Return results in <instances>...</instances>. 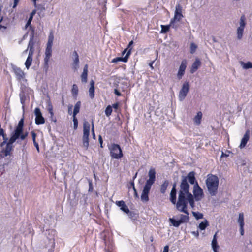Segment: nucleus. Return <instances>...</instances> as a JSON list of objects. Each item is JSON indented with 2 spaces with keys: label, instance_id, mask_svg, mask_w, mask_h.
Here are the masks:
<instances>
[{
  "label": "nucleus",
  "instance_id": "1",
  "mask_svg": "<svg viewBox=\"0 0 252 252\" xmlns=\"http://www.w3.org/2000/svg\"><path fill=\"white\" fill-rule=\"evenodd\" d=\"M177 190H176V184L174 183L173 185L172 189L170 193V201L171 202L176 205L177 210L185 214V215L180 214V219L179 220H176L173 218H170L169 221L172 224L176 227H179L181 224L186 223L189 220V213L188 211V204H189L191 208H193L195 206V202L191 193H185L184 196V198L183 201H181L180 199V190L178 193V198L177 200L176 197Z\"/></svg>",
  "mask_w": 252,
  "mask_h": 252
},
{
  "label": "nucleus",
  "instance_id": "2",
  "mask_svg": "<svg viewBox=\"0 0 252 252\" xmlns=\"http://www.w3.org/2000/svg\"><path fill=\"white\" fill-rule=\"evenodd\" d=\"M24 119L22 118L15 126L14 130L11 133L10 137L7 143L5 149L1 150V153L5 157L10 156L13 149V144L16 141L18 143L19 141L24 140L28 136V132L24 131Z\"/></svg>",
  "mask_w": 252,
  "mask_h": 252
},
{
  "label": "nucleus",
  "instance_id": "3",
  "mask_svg": "<svg viewBox=\"0 0 252 252\" xmlns=\"http://www.w3.org/2000/svg\"><path fill=\"white\" fill-rule=\"evenodd\" d=\"M188 180L191 185L196 184V179L195 177V172L191 171L189 173L187 176H183L181 183L180 185V199L183 201L185 193H191L189 192V185L188 183Z\"/></svg>",
  "mask_w": 252,
  "mask_h": 252
},
{
  "label": "nucleus",
  "instance_id": "4",
  "mask_svg": "<svg viewBox=\"0 0 252 252\" xmlns=\"http://www.w3.org/2000/svg\"><path fill=\"white\" fill-rule=\"evenodd\" d=\"M148 177L149 179L146 182L141 195V200L143 202H147L149 200V194L152 186L156 181V171L154 168H152L149 170Z\"/></svg>",
  "mask_w": 252,
  "mask_h": 252
},
{
  "label": "nucleus",
  "instance_id": "5",
  "mask_svg": "<svg viewBox=\"0 0 252 252\" xmlns=\"http://www.w3.org/2000/svg\"><path fill=\"white\" fill-rule=\"evenodd\" d=\"M205 182L209 194L211 196L216 195L219 184L218 177L216 175L209 174Z\"/></svg>",
  "mask_w": 252,
  "mask_h": 252
},
{
  "label": "nucleus",
  "instance_id": "6",
  "mask_svg": "<svg viewBox=\"0 0 252 252\" xmlns=\"http://www.w3.org/2000/svg\"><path fill=\"white\" fill-rule=\"evenodd\" d=\"M54 38L53 32L51 31L48 36V42L45 49V57L44 59L43 67L45 69L46 71L48 69L49 62L52 56V47L53 45Z\"/></svg>",
  "mask_w": 252,
  "mask_h": 252
},
{
  "label": "nucleus",
  "instance_id": "7",
  "mask_svg": "<svg viewBox=\"0 0 252 252\" xmlns=\"http://www.w3.org/2000/svg\"><path fill=\"white\" fill-rule=\"evenodd\" d=\"M83 134L82 136V142L83 146L87 149L88 148L89 145V137L90 135V123L87 121H85L83 122Z\"/></svg>",
  "mask_w": 252,
  "mask_h": 252
},
{
  "label": "nucleus",
  "instance_id": "8",
  "mask_svg": "<svg viewBox=\"0 0 252 252\" xmlns=\"http://www.w3.org/2000/svg\"><path fill=\"white\" fill-rule=\"evenodd\" d=\"M110 151V156L113 158L120 159L123 157L122 150L119 145L112 144L109 148Z\"/></svg>",
  "mask_w": 252,
  "mask_h": 252
},
{
  "label": "nucleus",
  "instance_id": "9",
  "mask_svg": "<svg viewBox=\"0 0 252 252\" xmlns=\"http://www.w3.org/2000/svg\"><path fill=\"white\" fill-rule=\"evenodd\" d=\"M182 7L180 4L176 5V9L174 13V17L170 20V25H174L176 22L180 21L183 17L182 14Z\"/></svg>",
  "mask_w": 252,
  "mask_h": 252
},
{
  "label": "nucleus",
  "instance_id": "10",
  "mask_svg": "<svg viewBox=\"0 0 252 252\" xmlns=\"http://www.w3.org/2000/svg\"><path fill=\"white\" fill-rule=\"evenodd\" d=\"M193 195H192V196L193 199H195L196 201H199L203 197L204 194L203 189L198 185L197 182H196V184L193 187Z\"/></svg>",
  "mask_w": 252,
  "mask_h": 252
},
{
  "label": "nucleus",
  "instance_id": "11",
  "mask_svg": "<svg viewBox=\"0 0 252 252\" xmlns=\"http://www.w3.org/2000/svg\"><path fill=\"white\" fill-rule=\"evenodd\" d=\"M189 82H185L184 83L182 89L180 90L179 94V98L180 100L184 99L189 91Z\"/></svg>",
  "mask_w": 252,
  "mask_h": 252
},
{
  "label": "nucleus",
  "instance_id": "12",
  "mask_svg": "<svg viewBox=\"0 0 252 252\" xmlns=\"http://www.w3.org/2000/svg\"><path fill=\"white\" fill-rule=\"evenodd\" d=\"M34 114L35 115V121L37 125L43 124L45 123V119L42 115L40 109L36 107L34 109Z\"/></svg>",
  "mask_w": 252,
  "mask_h": 252
},
{
  "label": "nucleus",
  "instance_id": "13",
  "mask_svg": "<svg viewBox=\"0 0 252 252\" xmlns=\"http://www.w3.org/2000/svg\"><path fill=\"white\" fill-rule=\"evenodd\" d=\"M187 65V61L186 60H183L179 66V68L177 73V77L179 79H181L184 75Z\"/></svg>",
  "mask_w": 252,
  "mask_h": 252
},
{
  "label": "nucleus",
  "instance_id": "14",
  "mask_svg": "<svg viewBox=\"0 0 252 252\" xmlns=\"http://www.w3.org/2000/svg\"><path fill=\"white\" fill-rule=\"evenodd\" d=\"M14 72L16 75L17 80L21 82L22 81L27 82V80L25 79V73L20 68L15 67L14 68Z\"/></svg>",
  "mask_w": 252,
  "mask_h": 252
},
{
  "label": "nucleus",
  "instance_id": "15",
  "mask_svg": "<svg viewBox=\"0 0 252 252\" xmlns=\"http://www.w3.org/2000/svg\"><path fill=\"white\" fill-rule=\"evenodd\" d=\"M131 51V48L128 50V52H127L126 54L124 57H116L115 58H114L111 61V63H116L118 62H123L124 63H126L128 61V59L130 55Z\"/></svg>",
  "mask_w": 252,
  "mask_h": 252
},
{
  "label": "nucleus",
  "instance_id": "16",
  "mask_svg": "<svg viewBox=\"0 0 252 252\" xmlns=\"http://www.w3.org/2000/svg\"><path fill=\"white\" fill-rule=\"evenodd\" d=\"M249 138H250V131H249V130H247L246 131L243 137L241 139V143H240V145H239V148L240 149H242L246 146L248 141L249 140Z\"/></svg>",
  "mask_w": 252,
  "mask_h": 252
},
{
  "label": "nucleus",
  "instance_id": "17",
  "mask_svg": "<svg viewBox=\"0 0 252 252\" xmlns=\"http://www.w3.org/2000/svg\"><path fill=\"white\" fill-rule=\"evenodd\" d=\"M115 203L118 206L120 207V209L125 213L128 214L129 212V210L127 206L123 200L117 201Z\"/></svg>",
  "mask_w": 252,
  "mask_h": 252
},
{
  "label": "nucleus",
  "instance_id": "18",
  "mask_svg": "<svg viewBox=\"0 0 252 252\" xmlns=\"http://www.w3.org/2000/svg\"><path fill=\"white\" fill-rule=\"evenodd\" d=\"M0 136L2 137L3 141L0 144V146L2 147L5 145H6V146L8 141V138L7 137L6 134L5 133L4 130L1 128V124H0Z\"/></svg>",
  "mask_w": 252,
  "mask_h": 252
},
{
  "label": "nucleus",
  "instance_id": "19",
  "mask_svg": "<svg viewBox=\"0 0 252 252\" xmlns=\"http://www.w3.org/2000/svg\"><path fill=\"white\" fill-rule=\"evenodd\" d=\"M201 63L198 58H196L195 61L192 64L190 72L191 73H194L198 68L201 66Z\"/></svg>",
  "mask_w": 252,
  "mask_h": 252
},
{
  "label": "nucleus",
  "instance_id": "20",
  "mask_svg": "<svg viewBox=\"0 0 252 252\" xmlns=\"http://www.w3.org/2000/svg\"><path fill=\"white\" fill-rule=\"evenodd\" d=\"M212 247L214 252H219L218 249L219 246L218 245L217 238V233L213 236V240L212 241Z\"/></svg>",
  "mask_w": 252,
  "mask_h": 252
},
{
  "label": "nucleus",
  "instance_id": "21",
  "mask_svg": "<svg viewBox=\"0 0 252 252\" xmlns=\"http://www.w3.org/2000/svg\"><path fill=\"white\" fill-rule=\"evenodd\" d=\"M87 76H88V65L86 64L84 67L83 71L81 76V81L82 82H83V83L87 82Z\"/></svg>",
  "mask_w": 252,
  "mask_h": 252
},
{
  "label": "nucleus",
  "instance_id": "22",
  "mask_svg": "<svg viewBox=\"0 0 252 252\" xmlns=\"http://www.w3.org/2000/svg\"><path fill=\"white\" fill-rule=\"evenodd\" d=\"M89 96L91 99L94 97V82L91 80L90 82V87L89 90Z\"/></svg>",
  "mask_w": 252,
  "mask_h": 252
},
{
  "label": "nucleus",
  "instance_id": "23",
  "mask_svg": "<svg viewBox=\"0 0 252 252\" xmlns=\"http://www.w3.org/2000/svg\"><path fill=\"white\" fill-rule=\"evenodd\" d=\"M33 55V53H29L28 57L27 58V60L25 62V64L26 66V67L28 69L30 66L32 64V57Z\"/></svg>",
  "mask_w": 252,
  "mask_h": 252
},
{
  "label": "nucleus",
  "instance_id": "24",
  "mask_svg": "<svg viewBox=\"0 0 252 252\" xmlns=\"http://www.w3.org/2000/svg\"><path fill=\"white\" fill-rule=\"evenodd\" d=\"M169 182L168 180H165L163 183L161 184L160 188V192L164 194L165 193L168 186H169Z\"/></svg>",
  "mask_w": 252,
  "mask_h": 252
},
{
  "label": "nucleus",
  "instance_id": "25",
  "mask_svg": "<svg viewBox=\"0 0 252 252\" xmlns=\"http://www.w3.org/2000/svg\"><path fill=\"white\" fill-rule=\"evenodd\" d=\"M35 42L34 41V37L33 35L32 36L30 39L29 44H28V48H29V52L31 53H33L34 54V45Z\"/></svg>",
  "mask_w": 252,
  "mask_h": 252
},
{
  "label": "nucleus",
  "instance_id": "26",
  "mask_svg": "<svg viewBox=\"0 0 252 252\" xmlns=\"http://www.w3.org/2000/svg\"><path fill=\"white\" fill-rule=\"evenodd\" d=\"M202 117V113L201 111H199L197 113L196 115L194 117L193 121L194 122L197 124L199 125L201 123V119Z\"/></svg>",
  "mask_w": 252,
  "mask_h": 252
},
{
  "label": "nucleus",
  "instance_id": "27",
  "mask_svg": "<svg viewBox=\"0 0 252 252\" xmlns=\"http://www.w3.org/2000/svg\"><path fill=\"white\" fill-rule=\"evenodd\" d=\"M73 54H74V56H75V58L74 60L73 65V68H74V69L76 70L78 67L79 59V57H78V54L76 51H75L74 52Z\"/></svg>",
  "mask_w": 252,
  "mask_h": 252
},
{
  "label": "nucleus",
  "instance_id": "28",
  "mask_svg": "<svg viewBox=\"0 0 252 252\" xmlns=\"http://www.w3.org/2000/svg\"><path fill=\"white\" fill-rule=\"evenodd\" d=\"M81 105V101H78L76 102V103L75 104V106H74L73 112V116H76V115L79 112Z\"/></svg>",
  "mask_w": 252,
  "mask_h": 252
},
{
  "label": "nucleus",
  "instance_id": "29",
  "mask_svg": "<svg viewBox=\"0 0 252 252\" xmlns=\"http://www.w3.org/2000/svg\"><path fill=\"white\" fill-rule=\"evenodd\" d=\"M170 26H172L173 28L174 27V25H170V24L169 25H161V30L160 31V33H167L169 31Z\"/></svg>",
  "mask_w": 252,
  "mask_h": 252
},
{
  "label": "nucleus",
  "instance_id": "30",
  "mask_svg": "<svg viewBox=\"0 0 252 252\" xmlns=\"http://www.w3.org/2000/svg\"><path fill=\"white\" fill-rule=\"evenodd\" d=\"M47 110L50 114V117L52 118L54 116L53 107L51 102H48L47 104Z\"/></svg>",
  "mask_w": 252,
  "mask_h": 252
},
{
  "label": "nucleus",
  "instance_id": "31",
  "mask_svg": "<svg viewBox=\"0 0 252 252\" xmlns=\"http://www.w3.org/2000/svg\"><path fill=\"white\" fill-rule=\"evenodd\" d=\"M209 225L208 222L206 220L204 221L201 222L199 225V228L200 230H203Z\"/></svg>",
  "mask_w": 252,
  "mask_h": 252
},
{
  "label": "nucleus",
  "instance_id": "32",
  "mask_svg": "<svg viewBox=\"0 0 252 252\" xmlns=\"http://www.w3.org/2000/svg\"><path fill=\"white\" fill-rule=\"evenodd\" d=\"M244 28L241 27H238L237 29V38L239 39H241L243 36V33Z\"/></svg>",
  "mask_w": 252,
  "mask_h": 252
},
{
  "label": "nucleus",
  "instance_id": "33",
  "mask_svg": "<svg viewBox=\"0 0 252 252\" xmlns=\"http://www.w3.org/2000/svg\"><path fill=\"white\" fill-rule=\"evenodd\" d=\"M238 221L240 225H244V214L243 213H240L239 214V218Z\"/></svg>",
  "mask_w": 252,
  "mask_h": 252
},
{
  "label": "nucleus",
  "instance_id": "34",
  "mask_svg": "<svg viewBox=\"0 0 252 252\" xmlns=\"http://www.w3.org/2000/svg\"><path fill=\"white\" fill-rule=\"evenodd\" d=\"M71 93L73 96H76L78 93V88L76 84H74L72 86L71 89Z\"/></svg>",
  "mask_w": 252,
  "mask_h": 252
},
{
  "label": "nucleus",
  "instance_id": "35",
  "mask_svg": "<svg viewBox=\"0 0 252 252\" xmlns=\"http://www.w3.org/2000/svg\"><path fill=\"white\" fill-rule=\"evenodd\" d=\"M246 18L244 15H242L240 18V26L239 27H241L244 28L246 25L245 22Z\"/></svg>",
  "mask_w": 252,
  "mask_h": 252
},
{
  "label": "nucleus",
  "instance_id": "36",
  "mask_svg": "<svg viewBox=\"0 0 252 252\" xmlns=\"http://www.w3.org/2000/svg\"><path fill=\"white\" fill-rule=\"evenodd\" d=\"M112 112V107L110 105H108L106 107V108L105 110V114L107 116L109 117V116H110L111 115Z\"/></svg>",
  "mask_w": 252,
  "mask_h": 252
},
{
  "label": "nucleus",
  "instance_id": "37",
  "mask_svg": "<svg viewBox=\"0 0 252 252\" xmlns=\"http://www.w3.org/2000/svg\"><path fill=\"white\" fill-rule=\"evenodd\" d=\"M192 214H193V216L195 217V218L197 220L202 219L203 217V214L198 212H193Z\"/></svg>",
  "mask_w": 252,
  "mask_h": 252
},
{
  "label": "nucleus",
  "instance_id": "38",
  "mask_svg": "<svg viewBox=\"0 0 252 252\" xmlns=\"http://www.w3.org/2000/svg\"><path fill=\"white\" fill-rule=\"evenodd\" d=\"M20 89L23 93L28 92L29 88L24 84L21 85Z\"/></svg>",
  "mask_w": 252,
  "mask_h": 252
},
{
  "label": "nucleus",
  "instance_id": "39",
  "mask_svg": "<svg viewBox=\"0 0 252 252\" xmlns=\"http://www.w3.org/2000/svg\"><path fill=\"white\" fill-rule=\"evenodd\" d=\"M197 48V45L194 43H191L190 44V53L191 54L194 53Z\"/></svg>",
  "mask_w": 252,
  "mask_h": 252
},
{
  "label": "nucleus",
  "instance_id": "40",
  "mask_svg": "<svg viewBox=\"0 0 252 252\" xmlns=\"http://www.w3.org/2000/svg\"><path fill=\"white\" fill-rule=\"evenodd\" d=\"M243 67L245 69H249L252 68V63L250 62H248L246 63H244Z\"/></svg>",
  "mask_w": 252,
  "mask_h": 252
},
{
  "label": "nucleus",
  "instance_id": "41",
  "mask_svg": "<svg viewBox=\"0 0 252 252\" xmlns=\"http://www.w3.org/2000/svg\"><path fill=\"white\" fill-rule=\"evenodd\" d=\"M73 122L74 124V128L76 129L78 127V120L76 117V116H73Z\"/></svg>",
  "mask_w": 252,
  "mask_h": 252
},
{
  "label": "nucleus",
  "instance_id": "42",
  "mask_svg": "<svg viewBox=\"0 0 252 252\" xmlns=\"http://www.w3.org/2000/svg\"><path fill=\"white\" fill-rule=\"evenodd\" d=\"M91 132L92 134L93 139H95L96 136H95V134L94 126V124L93 122H92V124Z\"/></svg>",
  "mask_w": 252,
  "mask_h": 252
},
{
  "label": "nucleus",
  "instance_id": "43",
  "mask_svg": "<svg viewBox=\"0 0 252 252\" xmlns=\"http://www.w3.org/2000/svg\"><path fill=\"white\" fill-rule=\"evenodd\" d=\"M133 189L134 191V196L135 198L138 199L139 195H138V192L137 191V190H136V188H135L134 183H133Z\"/></svg>",
  "mask_w": 252,
  "mask_h": 252
},
{
  "label": "nucleus",
  "instance_id": "44",
  "mask_svg": "<svg viewBox=\"0 0 252 252\" xmlns=\"http://www.w3.org/2000/svg\"><path fill=\"white\" fill-rule=\"evenodd\" d=\"M31 133L32 136L33 142H36V137L37 136L36 133L34 131H32Z\"/></svg>",
  "mask_w": 252,
  "mask_h": 252
},
{
  "label": "nucleus",
  "instance_id": "45",
  "mask_svg": "<svg viewBox=\"0 0 252 252\" xmlns=\"http://www.w3.org/2000/svg\"><path fill=\"white\" fill-rule=\"evenodd\" d=\"M244 225H240V231L241 235H243L244 234Z\"/></svg>",
  "mask_w": 252,
  "mask_h": 252
},
{
  "label": "nucleus",
  "instance_id": "46",
  "mask_svg": "<svg viewBox=\"0 0 252 252\" xmlns=\"http://www.w3.org/2000/svg\"><path fill=\"white\" fill-rule=\"evenodd\" d=\"M33 144H34V146L36 147V149L37 152H39L40 150H39V147L38 143L37 142H33Z\"/></svg>",
  "mask_w": 252,
  "mask_h": 252
},
{
  "label": "nucleus",
  "instance_id": "47",
  "mask_svg": "<svg viewBox=\"0 0 252 252\" xmlns=\"http://www.w3.org/2000/svg\"><path fill=\"white\" fill-rule=\"evenodd\" d=\"M20 100L22 104H24L25 103V96L24 95H21L20 94Z\"/></svg>",
  "mask_w": 252,
  "mask_h": 252
},
{
  "label": "nucleus",
  "instance_id": "48",
  "mask_svg": "<svg viewBox=\"0 0 252 252\" xmlns=\"http://www.w3.org/2000/svg\"><path fill=\"white\" fill-rule=\"evenodd\" d=\"M98 140H99V142L100 144V147L102 148L103 147V146H102L103 140H102V138L101 135L99 136Z\"/></svg>",
  "mask_w": 252,
  "mask_h": 252
},
{
  "label": "nucleus",
  "instance_id": "49",
  "mask_svg": "<svg viewBox=\"0 0 252 252\" xmlns=\"http://www.w3.org/2000/svg\"><path fill=\"white\" fill-rule=\"evenodd\" d=\"M114 93L118 96H121V93L116 89L114 90Z\"/></svg>",
  "mask_w": 252,
  "mask_h": 252
},
{
  "label": "nucleus",
  "instance_id": "50",
  "mask_svg": "<svg viewBox=\"0 0 252 252\" xmlns=\"http://www.w3.org/2000/svg\"><path fill=\"white\" fill-rule=\"evenodd\" d=\"M72 105H69L68 107V114L71 115L72 114Z\"/></svg>",
  "mask_w": 252,
  "mask_h": 252
},
{
  "label": "nucleus",
  "instance_id": "51",
  "mask_svg": "<svg viewBox=\"0 0 252 252\" xmlns=\"http://www.w3.org/2000/svg\"><path fill=\"white\" fill-rule=\"evenodd\" d=\"M133 44V41L132 40H131V41H130V42H129V44H128V47H127V49H128L129 50L130 48H131V49H132V46Z\"/></svg>",
  "mask_w": 252,
  "mask_h": 252
},
{
  "label": "nucleus",
  "instance_id": "52",
  "mask_svg": "<svg viewBox=\"0 0 252 252\" xmlns=\"http://www.w3.org/2000/svg\"><path fill=\"white\" fill-rule=\"evenodd\" d=\"M19 1V0H14V4L13 5V8H15L17 6Z\"/></svg>",
  "mask_w": 252,
  "mask_h": 252
},
{
  "label": "nucleus",
  "instance_id": "53",
  "mask_svg": "<svg viewBox=\"0 0 252 252\" xmlns=\"http://www.w3.org/2000/svg\"><path fill=\"white\" fill-rule=\"evenodd\" d=\"M168 251H169V246L168 245H166L164 247L163 252H168Z\"/></svg>",
  "mask_w": 252,
  "mask_h": 252
},
{
  "label": "nucleus",
  "instance_id": "54",
  "mask_svg": "<svg viewBox=\"0 0 252 252\" xmlns=\"http://www.w3.org/2000/svg\"><path fill=\"white\" fill-rule=\"evenodd\" d=\"M112 107L115 109H117L118 108V107H119V103H115L114 104H113L112 105Z\"/></svg>",
  "mask_w": 252,
  "mask_h": 252
},
{
  "label": "nucleus",
  "instance_id": "55",
  "mask_svg": "<svg viewBox=\"0 0 252 252\" xmlns=\"http://www.w3.org/2000/svg\"><path fill=\"white\" fill-rule=\"evenodd\" d=\"M154 62H155V61H152L150 62V63H149V65L150 66V67H151V68L152 69H154V67H153V63H154Z\"/></svg>",
  "mask_w": 252,
  "mask_h": 252
},
{
  "label": "nucleus",
  "instance_id": "56",
  "mask_svg": "<svg viewBox=\"0 0 252 252\" xmlns=\"http://www.w3.org/2000/svg\"><path fill=\"white\" fill-rule=\"evenodd\" d=\"M36 12V10L35 9L33 10L30 14V16L33 17V16L35 14Z\"/></svg>",
  "mask_w": 252,
  "mask_h": 252
},
{
  "label": "nucleus",
  "instance_id": "57",
  "mask_svg": "<svg viewBox=\"0 0 252 252\" xmlns=\"http://www.w3.org/2000/svg\"><path fill=\"white\" fill-rule=\"evenodd\" d=\"M31 23V22H30V21H27V22L26 24V26H25L26 28H27L28 26H30Z\"/></svg>",
  "mask_w": 252,
  "mask_h": 252
},
{
  "label": "nucleus",
  "instance_id": "58",
  "mask_svg": "<svg viewBox=\"0 0 252 252\" xmlns=\"http://www.w3.org/2000/svg\"><path fill=\"white\" fill-rule=\"evenodd\" d=\"M127 48H126L125 49H124V50L122 52V55H124L126 52H127Z\"/></svg>",
  "mask_w": 252,
  "mask_h": 252
},
{
  "label": "nucleus",
  "instance_id": "59",
  "mask_svg": "<svg viewBox=\"0 0 252 252\" xmlns=\"http://www.w3.org/2000/svg\"><path fill=\"white\" fill-rule=\"evenodd\" d=\"M150 240L151 242H153L154 241V237L153 235H151L150 237Z\"/></svg>",
  "mask_w": 252,
  "mask_h": 252
},
{
  "label": "nucleus",
  "instance_id": "60",
  "mask_svg": "<svg viewBox=\"0 0 252 252\" xmlns=\"http://www.w3.org/2000/svg\"><path fill=\"white\" fill-rule=\"evenodd\" d=\"M32 19H33V17L30 16V17L29 18L28 21H30V22H32Z\"/></svg>",
  "mask_w": 252,
  "mask_h": 252
},
{
  "label": "nucleus",
  "instance_id": "61",
  "mask_svg": "<svg viewBox=\"0 0 252 252\" xmlns=\"http://www.w3.org/2000/svg\"><path fill=\"white\" fill-rule=\"evenodd\" d=\"M137 173H136L135 174V175H134V178H136V176H137Z\"/></svg>",
  "mask_w": 252,
  "mask_h": 252
},
{
  "label": "nucleus",
  "instance_id": "62",
  "mask_svg": "<svg viewBox=\"0 0 252 252\" xmlns=\"http://www.w3.org/2000/svg\"><path fill=\"white\" fill-rule=\"evenodd\" d=\"M28 49L29 48H28L24 52H27V51H28Z\"/></svg>",
  "mask_w": 252,
  "mask_h": 252
},
{
  "label": "nucleus",
  "instance_id": "63",
  "mask_svg": "<svg viewBox=\"0 0 252 252\" xmlns=\"http://www.w3.org/2000/svg\"><path fill=\"white\" fill-rule=\"evenodd\" d=\"M106 252H110L109 250H106Z\"/></svg>",
  "mask_w": 252,
  "mask_h": 252
},
{
  "label": "nucleus",
  "instance_id": "64",
  "mask_svg": "<svg viewBox=\"0 0 252 252\" xmlns=\"http://www.w3.org/2000/svg\"><path fill=\"white\" fill-rule=\"evenodd\" d=\"M196 234H197V236H198L199 234H198V232H197Z\"/></svg>",
  "mask_w": 252,
  "mask_h": 252
}]
</instances>
